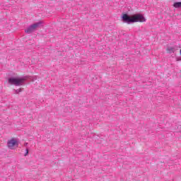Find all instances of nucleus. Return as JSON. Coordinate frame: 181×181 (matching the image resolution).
<instances>
[{
  "label": "nucleus",
  "instance_id": "2",
  "mask_svg": "<svg viewBox=\"0 0 181 181\" xmlns=\"http://www.w3.org/2000/svg\"><path fill=\"white\" fill-rule=\"evenodd\" d=\"M25 78H9L8 83L13 86H22L25 83Z\"/></svg>",
  "mask_w": 181,
  "mask_h": 181
},
{
  "label": "nucleus",
  "instance_id": "8",
  "mask_svg": "<svg viewBox=\"0 0 181 181\" xmlns=\"http://www.w3.org/2000/svg\"><path fill=\"white\" fill-rule=\"evenodd\" d=\"M25 151H26V152L24 154V156H28V155H29V148H26Z\"/></svg>",
  "mask_w": 181,
  "mask_h": 181
},
{
  "label": "nucleus",
  "instance_id": "4",
  "mask_svg": "<svg viewBox=\"0 0 181 181\" xmlns=\"http://www.w3.org/2000/svg\"><path fill=\"white\" fill-rule=\"evenodd\" d=\"M7 145L9 149H13V146H16V145L18 146V142L15 139H12L8 141Z\"/></svg>",
  "mask_w": 181,
  "mask_h": 181
},
{
  "label": "nucleus",
  "instance_id": "5",
  "mask_svg": "<svg viewBox=\"0 0 181 181\" xmlns=\"http://www.w3.org/2000/svg\"><path fill=\"white\" fill-rule=\"evenodd\" d=\"M177 49H178L177 45L168 46L167 47V52L170 54H172V53H175V52H176V50H177Z\"/></svg>",
  "mask_w": 181,
  "mask_h": 181
},
{
  "label": "nucleus",
  "instance_id": "7",
  "mask_svg": "<svg viewBox=\"0 0 181 181\" xmlns=\"http://www.w3.org/2000/svg\"><path fill=\"white\" fill-rule=\"evenodd\" d=\"M14 91H15L14 94H19V93H22V88L14 90Z\"/></svg>",
  "mask_w": 181,
  "mask_h": 181
},
{
  "label": "nucleus",
  "instance_id": "6",
  "mask_svg": "<svg viewBox=\"0 0 181 181\" xmlns=\"http://www.w3.org/2000/svg\"><path fill=\"white\" fill-rule=\"evenodd\" d=\"M173 6L174 8H181V2H175Z\"/></svg>",
  "mask_w": 181,
  "mask_h": 181
},
{
  "label": "nucleus",
  "instance_id": "1",
  "mask_svg": "<svg viewBox=\"0 0 181 181\" xmlns=\"http://www.w3.org/2000/svg\"><path fill=\"white\" fill-rule=\"evenodd\" d=\"M122 19L124 23H128V25H131V23H135L136 22H146V18L140 13L134 14L132 16L124 13L122 15Z\"/></svg>",
  "mask_w": 181,
  "mask_h": 181
},
{
  "label": "nucleus",
  "instance_id": "3",
  "mask_svg": "<svg viewBox=\"0 0 181 181\" xmlns=\"http://www.w3.org/2000/svg\"><path fill=\"white\" fill-rule=\"evenodd\" d=\"M42 24V22L35 23L31 25H30L28 28H27L25 30V33H33V32H35L37 28H40V25Z\"/></svg>",
  "mask_w": 181,
  "mask_h": 181
}]
</instances>
